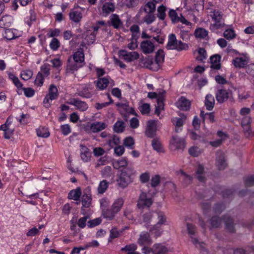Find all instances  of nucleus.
Here are the masks:
<instances>
[{"label": "nucleus", "instance_id": "obj_49", "mask_svg": "<svg viewBox=\"0 0 254 254\" xmlns=\"http://www.w3.org/2000/svg\"><path fill=\"white\" fill-rule=\"evenodd\" d=\"M204 172V168L201 165L198 166L196 174V178L201 182H203L205 181V178L202 176Z\"/></svg>", "mask_w": 254, "mask_h": 254}, {"label": "nucleus", "instance_id": "obj_46", "mask_svg": "<svg viewBox=\"0 0 254 254\" xmlns=\"http://www.w3.org/2000/svg\"><path fill=\"white\" fill-rule=\"evenodd\" d=\"M146 14L144 16L142 21L147 24H150L156 19L153 13L145 12Z\"/></svg>", "mask_w": 254, "mask_h": 254}, {"label": "nucleus", "instance_id": "obj_11", "mask_svg": "<svg viewBox=\"0 0 254 254\" xmlns=\"http://www.w3.org/2000/svg\"><path fill=\"white\" fill-rule=\"evenodd\" d=\"M231 91L221 89L218 90L215 94V97L218 103H223L231 97Z\"/></svg>", "mask_w": 254, "mask_h": 254}, {"label": "nucleus", "instance_id": "obj_28", "mask_svg": "<svg viewBox=\"0 0 254 254\" xmlns=\"http://www.w3.org/2000/svg\"><path fill=\"white\" fill-rule=\"evenodd\" d=\"M221 56L219 55H214L210 58L211 63V68L219 69L221 68V64L220 63Z\"/></svg>", "mask_w": 254, "mask_h": 254}, {"label": "nucleus", "instance_id": "obj_37", "mask_svg": "<svg viewBox=\"0 0 254 254\" xmlns=\"http://www.w3.org/2000/svg\"><path fill=\"white\" fill-rule=\"evenodd\" d=\"M91 200V195L90 194H83L81 197L82 207L89 208L90 206Z\"/></svg>", "mask_w": 254, "mask_h": 254}, {"label": "nucleus", "instance_id": "obj_53", "mask_svg": "<svg viewBox=\"0 0 254 254\" xmlns=\"http://www.w3.org/2000/svg\"><path fill=\"white\" fill-rule=\"evenodd\" d=\"M138 109L142 115H146L150 111V106L149 104L143 103L139 107Z\"/></svg>", "mask_w": 254, "mask_h": 254}, {"label": "nucleus", "instance_id": "obj_51", "mask_svg": "<svg viewBox=\"0 0 254 254\" xmlns=\"http://www.w3.org/2000/svg\"><path fill=\"white\" fill-rule=\"evenodd\" d=\"M223 36L228 40H231L235 38L236 34L233 29H227L224 33Z\"/></svg>", "mask_w": 254, "mask_h": 254}, {"label": "nucleus", "instance_id": "obj_58", "mask_svg": "<svg viewBox=\"0 0 254 254\" xmlns=\"http://www.w3.org/2000/svg\"><path fill=\"white\" fill-rule=\"evenodd\" d=\"M137 249V246L135 244H131L126 245L125 247L121 249L122 252H134Z\"/></svg>", "mask_w": 254, "mask_h": 254}, {"label": "nucleus", "instance_id": "obj_45", "mask_svg": "<svg viewBox=\"0 0 254 254\" xmlns=\"http://www.w3.org/2000/svg\"><path fill=\"white\" fill-rule=\"evenodd\" d=\"M113 167L116 169H119L125 167L127 165V160L124 158L115 161L113 163Z\"/></svg>", "mask_w": 254, "mask_h": 254}, {"label": "nucleus", "instance_id": "obj_18", "mask_svg": "<svg viewBox=\"0 0 254 254\" xmlns=\"http://www.w3.org/2000/svg\"><path fill=\"white\" fill-rule=\"evenodd\" d=\"M137 242L140 246H148L152 244V241L149 234L145 233L140 235Z\"/></svg>", "mask_w": 254, "mask_h": 254}, {"label": "nucleus", "instance_id": "obj_56", "mask_svg": "<svg viewBox=\"0 0 254 254\" xmlns=\"http://www.w3.org/2000/svg\"><path fill=\"white\" fill-rule=\"evenodd\" d=\"M233 252L234 254H247L246 252L243 249H237L233 251L231 249L225 250L224 254H231Z\"/></svg>", "mask_w": 254, "mask_h": 254}, {"label": "nucleus", "instance_id": "obj_2", "mask_svg": "<svg viewBox=\"0 0 254 254\" xmlns=\"http://www.w3.org/2000/svg\"><path fill=\"white\" fill-rule=\"evenodd\" d=\"M187 44L183 43L181 41H178L176 39L174 34H171L168 37V41L166 45L168 50H176L178 51L187 50L188 49Z\"/></svg>", "mask_w": 254, "mask_h": 254}, {"label": "nucleus", "instance_id": "obj_3", "mask_svg": "<svg viewBox=\"0 0 254 254\" xmlns=\"http://www.w3.org/2000/svg\"><path fill=\"white\" fill-rule=\"evenodd\" d=\"M76 94L82 98L89 99L92 97L95 92L92 85L91 83H88L79 87L77 89Z\"/></svg>", "mask_w": 254, "mask_h": 254}, {"label": "nucleus", "instance_id": "obj_17", "mask_svg": "<svg viewBox=\"0 0 254 254\" xmlns=\"http://www.w3.org/2000/svg\"><path fill=\"white\" fill-rule=\"evenodd\" d=\"M69 17L70 20L77 23L81 21L82 18V13L80 10L78 9H72L69 13Z\"/></svg>", "mask_w": 254, "mask_h": 254}, {"label": "nucleus", "instance_id": "obj_14", "mask_svg": "<svg viewBox=\"0 0 254 254\" xmlns=\"http://www.w3.org/2000/svg\"><path fill=\"white\" fill-rule=\"evenodd\" d=\"M216 164L219 170H224L227 166L224 153L221 151L216 153Z\"/></svg>", "mask_w": 254, "mask_h": 254}, {"label": "nucleus", "instance_id": "obj_15", "mask_svg": "<svg viewBox=\"0 0 254 254\" xmlns=\"http://www.w3.org/2000/svg\"><path fill=\"white\" fill-rule=\"evenodd\" d=\"M141 49L144 54H150L154 50V45L149 40H145L141 43Z\"/></svg>", "mask_w": 254, "mask_h": 254}, {"label": "nucleus", "instance_id": "obj_7", "mask_svg": "<svg viewBox=\"0 0 254 254\" xmlns=\"http://www.w3.org/2000/svg\"><path fill=\"white\" fill-rule=\"evenodd\" d=\"M187 228L189 235L190 236V238L191 239V242L196 247L200 248H203L204 247V243H200L198 241L197 238L193 237L196 232L195 226L191 223L187 224Z\"/></svg>", "mask_w": 254, "mask_h": 254}, {"label": "nucleus", "instance_id": "obj_43", "mask_svg": "<svg viewBox=\"0 0 254 254\" xmlns=\"http://www.w3.org/2000/svg\"><path fill=\"white\" fill-rule=\"evenodd\" d=\"M151 145L153 149L157 152H163L162 144L158 138H155L152 140Z\"/></svg>", "mask_w": 254, "mask_h": 254}, {"label": "nucleus", "instance_id": "obj_5", "mask_svg": "<svg viewBox=\"0 0 254 254\" xmlns=\"http://www.w3.org/2000/svg\"><path fill=\"white\" fill-rule=\"evenodd\" d=\"M128 170L127 169L122 171L117 180L118 186L122 188H126L132 181L131 175L128 172Z\"/></svg>", "mask_w": 254, "mask_h": 254}, {"label": "nucleus", "instance_id": "obj_36", "mask_svg": "<svg viewBox=\"0 0 254 254\" xmlns=\"http://www.w3.org/2000/svg\"><path fill=\"white\" fill-rule=\"evenodd\" d=\"M164 97L160 95L158 99L157 104L155 105V113L157 115V116H159L161 111L164 110Z\"/></svg>", "mask_w": 254, "mask_h": 254}, {"label": "nucleus", "instance_id": "obj_64", "mask_svg": "<svg viewBox=\"0 0 254 254\" xmlns=\"http://www.w3.org/2000/svg\"><path fill=\"white\" fill-rule=\"evenodd\" d=\"M60 45V43L58 39L55 38H53L50 44V48L54 51L58 50Z\"/></svg>", "mask_w": 254, "mask_h": 254}, {"label": "nucleus", "instance_id": "obj_33", "mask_svg": "<svg viewBox=\"0 0 254 254\" xmlns=\"http://www.w3.org/2000/svg\"><path fill=\"white\" fill-rule=\"evenodd\" d=\"M124 203V200L122 198H118L116 199L113 202L111 208L117 213H118L121 209Z\"/></svg>", "mask_w": 254, "mask_h": 254}, {"label": "nucleus", "instance_id": "obj_25", "mask_svg": "<svg viewBox=\"0 0 254 254\" xmlns=\"http://www.w3.org/2000/svg\"><path fill=\"white\" fill-rule=\"evenodd\" d=\"M79 67H80L79 64L73 61L72 59L71 56H70L67 61V64L66 66L67 71L73 73L74 71L77 70Z\"/></svg>", "mask_w": 254, "mask_h": 254}, {"label": "nucleus", "instance_id": "obj_60", "mask_svg": "<svg viewBox=\"0 0 254 254\" xmlns=\"http://www.w3.org/2000/svg\"><path fill=\"white\" fill-rule=\"evenodd\" d=\"M44 79V77L42 73L40 72H38L35 80V84L38 86H41L43 84Z\"/></svg>", "mask_w": 254, "mask_h": 254}, {"label": "nucleus", "instance_id": "obj_44", "mask_svg": "<svg viewBox=\"0 0 254 254\" xmlns=\"http://www.w3.org/2000/svg\"><path fill=\"white\" fill-rule=\"evenodd\" d=\"M37 134L39 137L47 138L50 135L48 129L44 127H39L36 129Z\"/></svg>", "mask_w": 254, "mask_h": 254}, {"label": "nucleus", "instance_id": "obj_62", "mask_svg": "<svg viewBox=\"0 0 254 254\" xmlns=\"http://www.w3.org/2000/svg\"><path fill=\"white\" fill-rule=\"evenodd\" d=\"M101 221L102 220L100 218H97L89 221L87 225L89 228L94 227L99 225L101 223Z\"/></svg>", "mask_w": 254, "mask_h": 254}, {"label": "nucleus", "instance_id": "obj_1", "mask_svg": "<svg viewBox=\"0 0 254 254\" xmlns=\"http://www.w3.org/2000/svg\"><path fill=\"white\" fill-rule=\"evenodd\" d=\"M223 14L219 10H214L210 12V16L214 21V23L210 25V29L212 31H215L218 29H221L226 27L222 18Z\"/></svg>", "mask_w": 254, "mask_h": 254}, {"label": "nucleus", "instance_id": "obj_4", "mask_svg": "<svg viewBox=\"0 0 254 254\" xmlns=\"http://www.w3.org/2000/svg\"><path fill=\"white\" fill-rule=\"evenodd\" d=\"M156 216L158 220L157 224L154 225L150 229V231L154 234L156 237L160 236L162 231L160 229L161 225L165 224L166 222V217L164 213L162 212L159 211L156 212Z\"/></svg>", "mask_w": 254, "mask_h": 254}, {"label": "nucleus", "instance_id": "obj_61", "mask_svg": "<svg viewBox=\"0 0 254 254\" xmlns=\"http://www.w3.org/2000/svg\"><path fill=\"white\" fill-rule=\"evenodd\" d=\"M23 91L24 94L27 97H31L34 96L35 94V91L31 88H20Z\"/></svg>", "mask_w": 254, "mask_h": 254}, {"label": "nucleus", "instance_id": "obj_48", "mask_svg": "<svg viewBox=\"0 0 254 254\" xmlns=\"http://www.w3.org/2000/svg\"><path fill=\"white\" fill-rule=\"evenodd\" d=\"M222 220L217 216H213L210 220V223L212 228H218L222 224Z\"/></svg>", "mask_w": 254, "mask_h": 254}, {"label": "nucleus", "instance_id": "obj_27", "mask_svg": "<svg viewBox=\"0 0 254 254\" xmlns=\"http://www.w3.org/2000/svg\"><path fill=\"white\" fill-rule=\"evenodd\" d=\"M168 252V249L160 244H155L152 248V252L153 254H166Z\"/></svg>", "mask_w": 254, "mask_h": 254}, {"label": "nucleus", "instance_id": "obj_26", "mask_svg": "<svg viewBox=\"0 0 254 254\" xmlns=\"http://www.w3.org/2000/svg\"><path fill=\"white\" fill-rule=\"evenodd\" d=\"M177 107L182 110L187 111L190 109V102L184 97H181L177 102Z\"/></svg>", "mask_w": 254, "mask_h": 254}, {"label": "nucleus", "instance_id": "obj_8", "mask_svg": "<svg viewBox=\"0 0 254 254\" xmlns=\"http://www.w3.org/2000/svg\"><path fill=\"white\" fill-rule=\"evenodd\" d=\"M153 200L151 198L147 197L146 193L142 192L137 201V207L140 209L145 207H149L152 204Z\"/></svg>", "mask_w": 254, "mask_h": 254}, {"label": "nucleus", "instance_id": "obj_55", "mask_svg": "<svg viewBox=\"0 0 254 254\" xmlns=\"http://www.w3.org/2000/svg\"><path fill=\"white\" fill-rule=\"evenodd\" d=\"M189 152L190 155L193 157H197L201 153L200 149L196 146L191 147L189 150Z\"/></svg>", "mask_w": 254, "mask_h": 254}, {"label": "nucleus", "instance_id": "obj_23", "mask_svg": "<svg viewBox=\"0 0 254 254\" xmlns=\"http://www.w3.org/2000/svg\"><path fill=\"white\" fill-rule=\"evenodd\" d=\"M94 82L96 84L97 88L100 90H104L110 84L109 80L107 77L99 78L97 80Z\"/></svg>", "mask_w": 254, "mask_h": 254}, {"label": "nucleus", "instance_id": "obj_29", "mask_svg": "<svg viewBox=\"0 0 254 254\" xmlns=\"http://www.w3.org/2000/svg\"><path fill=\"white\" fill-rule=\"evenodd\" d=\"M71 57L73 61H75V62H77V63L79 64L83 63L84 61V54L83 49L80 48L78 49Z\"/></svg>", "mask_w": 254, "mask_h": 254}, {"label": "nucleus", "instance_id": "obj_21", "mask_svg": "<svg viewBox=\"0 0 254 254\" xmlns=\"http://www.w3.org/2000/svg\"><path fill=\"white\" fill-rule=\"evenodd\" d=\"M217 134L220 138L210 142V144L215 147L219 146L227 137L226 133L222 131H218Z\"/></svg>", "mask_w": 254, "mask_h": 254}, {"label": "nucleus", "instance_id": "obj_9", "mask_svg": "<svg viewBox=\"0 0 254 254\" xmlns=\"http://www.w3.org/2000/svg\"><path fill=\"white\" fill-rule=\"evenodd\" d=\"M158 123L157 120H150L147 122L145 133L148 137L153 138L156 135Z\"/></svg>", "mask_w": 254, "mask_h": 254}, {"label": "nucleus", "instance_id": "obj_13", "mask_svg": "<svg viewBox=\"0 0 254 254\" xmlns=\"http://www.w3.org/2000/svg\"><path fill=\"white\" fill-rule=\"evenodd\" d=\"M108 23L110 26L117 29L123 26V23L122 20L120 18V16L117 14H112L110 15Z\"/></svg>", "mask_w": 254, "mask_h": 254}, {"label": "nucleus", "instance_id": "obj_40", "mask_svg": "<svg viewBox=\"0 0 254 254\" xmlns=\"http://www.w3.org/2000/svg\"><path fill=\"white\" fill-rule=\"evenodd\" d=\"M208 31L203 28H197L194 31L195 36L197 38L204 39L208 36Z\"/></svg>", "mask_w": 254, "mask_h": 254}, {"label": "nucleus", "instance_id": "obj_34", "mask_svg": "<svg viewBox=\"0 0 254 254\" xmlns=\"http://www.w3.org/2000/svg\"><path fill=\"white\" fill-rule=\"evenodd\" d=\"M81 194V191L80 188H77L75 190H72L70 191L68 194V197L69 199L77 201L79 199Z\"/></svg>", "mask_w": 254, "mask_h": 254}, {"label": "nucleus", "instance_id": "obj_38", "mask_svg": "<svg viewBox=\"0 0 254 254\" xmlns=\"http://www.w3.org/2000/svg\"><path fill=\"white\" fill-rule=\"evenodd\" d=\"M116 214L117 213L114 212L112 208L110 209L107 208L102 211V214L103 217L109 220H113L115 218Z\"/></svg>", "mask_w": 254, "mask_h": 254}, {"label": "nucleus", "instance_id": "obj_19", "mask_svg": "<svg viewBox=\"0 0 254 254\" xmlns=\"http://www.w3.org/2000/svg\"><path fill=\"white\" fill-rule=\"evenodd\" d=\"M163 0H152L147 2L144 6L143 10L145 12L154 13L157 3L162 1Z\"/></svg>", "mask_w": 254, "mask_h": 254}, {"label": "nucleus", "instance_id": "obj_20", "mask_svg": "<svg viewBox=\"0 0 254 254\" xmlns=\"http://www.w3.org/2000/svg\"><path fill=\"white\" fill-rule=\"evenodd\" d=\"M80 147V156L82 160L84 162H88L90 160L91 155L89 149L83 144H81Z\"/></svg>", "mask_w": 254, "mask_h": 254}, {"label": "nucleus", "instance_id": "obj_30", "mask_svg": "<svg viewBox=\"0 0 254 254\" xmlns=\"http://www.w3.org/2000/svg\"><path fill=\"white\" fill-rule=\"evenodd\" d=\"M165 54L163 50H159L155 55V63L156 66L155 67V69L157 70L160 64L164 62Z\"/></svg>", "mask_w": 254, "mask_h": 254}, {"label": "nucleus", "instance_id": "obj_16", "mask_svg": "<svg viewBox=\"0 0 254 254\" xmlns=\"http://www.w3.org/2000/svg\"><path fill=\"white\" fill-rule=\"evenodd\" d=\"M181 118H175L172 119V122L176 126L175 131L176 132H179L182 130L184 122L186 120V116L183 114H180L179 115Z\"/></svg>", "mask_w": 254, "mask_h": 254}, {"label": "nucleus", "instance_id": "obj_50", "mask_svg": "<svg viewBox=\"0 0 254 254\" xmlns=\"http://www.w3.org/2000/svg\"><path fill=\"white\" fill-rule=\"evenodd\" d=\"M125 129L124 123L123 121L117 122L114 126V130L117 133L123 132Z\"/></svg>", "mask_w": 254, "mask_h": 254}, {"label": "nucleus", "instance_id": "obj_42", "mask_svg": "<svg viewBox=\"0 0 254 254\" xmlns=\"http://www.w3.org/2000/svg\"><path fill=\"white\" fill-rule=\"evenodd\" d=\"M167 7L164 5L162 4L157 8V16L160 20H164L166 16V11Z\"/></svg>", "mask_w": 254, "mask_h": 254}, {"label": "nucleus", "instance_id": "obj_63", "mask_svg": "<svg viewBox=\"0 0 254 254\" xmlns=\"http://www.w3.org/2000/svg\"><path fill=\"white\" fill-rule=\"evenodd\" d=\"M134 144V141L132 137H127L124 140V145L125 146L128 147L130 149L133 148V146Z\"/></svg>", "mask_w": 254, "mask_h": 254}, {"label": "nucleus", "instance_id": "obj_54", "mask_svg": "<svg viewBox=\"0 0 254 254\" xmlns=\"http://www.w3.org/2000/svg\"><path fill=\"white\" fill-rule=\"evenodd\" d=\"M36 19V14L35 12L32 10H30V16L25 19V22L30 26L33 21H35Z\"/></svg>", "mask_w": 254, "mask_h": 254}, {"label": "nucleus", "instance_id": "obj_31", "mask_svg": "<svg viewBox=\"0 0 254 254\" xmlns=\"http://www.w3.org/2000/svg\"><path fill=\"white\" fill-rule=\"evenodd\" d=\"M215 99L211 94H207L205 97V105L207 110L211 111L214 108Z\"/></svg>", "mask_w": 254, "mask_h": 254}, {"label": "nucleus", "instance_id": "obj_59", "mask_svg": "<svg viewBox=\"0 0 254 254\" xmlns=\"http://www.w3.org/2000/svg\"><path fill=\"white\" fill-rule=\"evenodd\" d=\"M33 72L30 70H26L21 72V77L24 80H27L31 78Z\"/></svg>", "mask_w": 254, "mask_h": 254}, {"label": "nucleus", "instance_id": "obj_35", "mask_svg": "<svg viewBox=\"0 0 254 254\" xmlns=\"http://www.w3.org/2000/svg\"><path fill=\"white\" fill-rule=\"evenodd\" d=\"M49 98L51 99V101L56 99L59 96L58 91L57 87L52 84L50 85L49 89V93L47 95Z\"/></svg>", "mask_w": 254, "mask_h": 254}, {"label": "nucleus", "instance_id": "obj_41", "mask_svg": "<svg viewBox=\"0 0 254 254\" xmlns=\"http://www.w3.org/2000/svg\"><path fill=\"white\" fill-rule=\"evenodd\" d=\"M120 143V139L119 136L116 135H112L107 140V144L110 148L117 146Z\"/></svg>", "mask_w": 254, "mask_h": 254}, {"label": "nucleus", "instance_id": "obj_6", "mask_svg": "<svg viewBox=\"0 0 254 254\" xmlns=\"http://www.w3.org/2000/svg\"><path fill=\"white\" fill-rule=\"evenodd\" d=\"M185 147L184 138H180L177 135H173L170 141V147L172 150H183Z\"/></svg>", "mask_w": 254, "mask_h": 254}, {"label": "nucleus", "instance_id": "obj_22", "mask_svg": "<svg viewBox=\"0 0 254 254\" xmlns=\"http://www.w3.org/2000/svg\"><path fill=\"white\" fill-rule=\"evenodd\" d=\"M13 22V18L11 16L5 15L0 19V27L6 28L9 27Z\"/></svg>", "mask_w": 254, "mask_h": 254}, {"label": "nucleus", "instance_id": "obj_52", "mask_svg": "<svg viewBox=\"0 0 254 254\" xmlns=\"http://www.w3.org/2000/svg\"><path fill=\"white\" fill-rule=\"evenodd\" d=\"M168 15L173 23L178 22V20L180 16L178 15L176 10L174 9H170Z\"/></svg>", "mask_w": 254, "mask_h": 254}, {"label": "nucleus", "instance_id": "obj_12", "mask_svg": "<svg viewBox=\"0 0 254 254\" xmlns=\"http://www.w3.org/2000/svg\"><path fill=\"white\" fill-rule=\"evenodd\" d=\"M68 103L75 106L77 110L81 112L85 111L88 108V106L86 102L81 101L78 99H71Z\"/></svg>", "mask_w": 254, "mask_h": 254}, {"label": "nucleus", "instance_id": "obj_47", "mask_svg": "<svg viewBox=\"0 0 254 254\" xmlns=\"http://www.w3.org/2000/svg\"><path fill=\"white\" fill-rule=\"evenodd\" d=\"M108 183L106 180H103L100 182L97 189L98 193L103 194L105 192L108 188Z\"/></svg>", "mask_w": 254, "mask_h": 254}, {"label": "nucleus", "instance_id": "obj_24", "mask_svg": "<svg viewBox=\"0 0 254 254\" xmlns=\"http://www.w3.org/2000/svg\"><path fill=\"white\" fill-rule=\"evenodd\" d=\"M107 125L104 122H96L91 124L90 126L91 130L94 132H98L106 128Z\"/></svg>", "mask_w": 254, "mask_h": 254}, {"label": "nucleus", "instance_id": "obj_39", "mask_svg": "<svg viewBox=\"0 0 254 254\" xmlns=\"http://www.w3.org/2000/svg\"><path fill=\"white\" fill-rule=\"evenodd\" d=\"M235 67L242 68L244 67L248 63L246 58L242 57L236 58L233 62Z\"/></svg>", "mask_w": 254, "mask_h": 254}, {"label": "nucleus", "instance_id": "obj_32", "mask_svg": "<svg viewBox=\"0 0 254 254\" xmlns=\"http://www.w3.org/2000/svg\"><path fill=\"white\" fill-rule=\"evenodd\" d=\"M224 222L225 224L226 229L230 232H234L235 228L233 220L228 216H224Z\"/></svg>", "mask_w": 254, "mask_h": 254}, {"label": "nucleus", "instance_id": "obj_10", "mask_svg": "<svg viewBox=\"0 0 254 254\" xmlns=\"http://www.w3.org/2000/svg\"><path fill=\"white\" fill-rule=\"evenodd\" d=\"M119 54L123 59L127 62H131L139 58V55L136 52H128L122 50L119 51Z\"/></svg>", "mask_w": 254, "mask_h": 254}, {"label": "nucleus", "instance_id": "obj_57", "mask_svg": "<svg viewBox=\"0 0 254 254\" xmlns=\"http://www.w3.org/2000/svg\"><path fill=\"white\" fill-rule=\"evenodd\" d=\"M130 30L132 32V37L138 38L139 35V27L137 25H132L130 27Z\"/></svg>", "mask_w": 254, "mask_h": 254}]
</instances>
